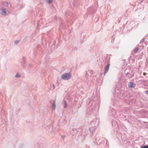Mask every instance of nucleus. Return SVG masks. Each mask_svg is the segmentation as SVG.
Returning <instances> with one entry per match:
<instances>
[{
	"label": "nucleus",
	"instance_id": "obj_16",
	"mask_svg": "<svg viewBox=\"0 0 148 148\" xmlns=\"http://www.w3.org/2000/svg\"><path fill=\"white\" fill-rule=\"evenodd\" d=\"M53 89H54L55 88V86L54 84H53Z\"/></svg>",
	"mask_w": 148,
	"mask_h": 148
},
{
	"label": "nucleus",
	"instance_id": "obj_11",
	"mask_svg": "<svg viewBox=\"0 0 148 148\" xmlns=\"http://www.w3.org/2000/svg\"><path fill=\"white\" fill-rule=\"evenodd\" d=\"M46 1L49 3H51L53 2L52 0H46Z\"/></svg>",
	"mask_w": 148,
	"mask_h": 148
},
{
	"label": "nucleus",
	"instance_id": "obj_1",
	"mask_svg": "<svg viewBox=\"0 0 148 148\" xmlns=\"http://www.w3.org/2000/svg\"><path fill=\"white\" fill-rule=\"evenodd\" d=\"M9 13L8 10L6 9L1 7L0 8V14L2 15H5L7 13Z\"/></svg>",
	"mask_w": 148,
	"mask_h": 148
},
{
	"label": "nucleus",
	"instance_id": "obj_21",
	"mask_svg": "<svg viewBox=\"0 0 148 148\" xmlns=\"http://www.w3.org/2000/svg\"><path fill=\"white\" fill-rule=\"evenodd\" d=\"M132 77V76H131V77H129V78H131V77Z\"/></svg>",
	"mask_w": 148,
	"mask_h": 148
},
{
	"label": "nucleus",
	"instance_id": "obj_2",
	"mask_svg": "<svg viewBox=\"0 0 148 148\" xmlns=\"http://www.w3.org/2000/svg\"><path fill=\"white\" fill-rule=\"evenodd\" d=\"M70 78L71 75L68 73H65L62 76V78L64 80H68Z\"/></svg>",
	"mask_w": 148,
	"mask_h": 148
},
{
	"label": "nucleus",
	"instance_id": "obj_6",
	"mask_svg": "<svg viewBox=\"0 0 148 148\" xmlns=\"http://www.w3.org/2000/svg\"><path fill=\"white\" fill-rule=\"evenodd\" d=\"M56 101L54 100L53 101V104L52 105V108L53 110H55L56 108Z\"/></svg>",
	"mask_w": 148,
	"mask_h": 148
},
{
	"label": "nucleus",
	"instance_id": "obj_18",
	"mask_svg": "<svg viewBox=\"0 0 148 148\" xmlns=\"http://www.w3.org/2000/svg\"><path fill=\"white\" fill-rule=\"evenodd\" d=\"M23 62H25V61H24V57H23Z\"/></svg>",
	"mask_w": 148,
	"mask_h": 148
},
{
	"label": "nucleus",
	"instance_id": "obj_14",
	"mask_svg": "<svg viewBox=\"0 0 148 148\" xmlns=\"http://www.w3.org/2000/svg\"><path fill=\"white\" fill-rule=\"evenodd\" d=\"M76 131V134H77V132H78V131H77V130H76V129H74L73 130H72V132H73V131Z\"/></svg>",
	"mask_w": 148,
	"mask_h": 148
},
{
	"label": "nucleus",
	"instance_id": "obj_20",
	"mask_svg": "<svg viewBox=\"0 0 148 148\" xmlns=\"http://www.w3.org/2000/svg\"><path fill=\"white\" fill-rule=\"evenodd\" d=\"M143 75H146V73H144Z\"/></svg>",
	"mask_w": 148,
	"mask_h": 148
},
{
	"label": "nucleus",
	"instance_id": "obj_8",
	"mask_svg": "<svg viewBox=\"0 0 148 148\" xmlns=\"http://www.w3.org/2000/svg\"><path fill=\"white\" fill-rule=\"evenodd\" d=\"M64 108H66L67 106V103L66 101L64 100Z\"/></svg>",
	"mask_w": 148,
	"mask_h": 148
},
{
	"label": "nucleus",
	"instance_id": "obj_19",
	"mask_svg": "<svg viewBox=\"0 0 148 148\" xmlns=\"http://www.w3.org/2000/svg\"><path fill=\"white\" fill-rule=\"evenodd\" d=\"M130 74V73H126V74H126L127 75H128V74Z\"/></svg>",
	"mask_w": 148,
	"mask_h": 148
},
{
	"label": "nucleus",
	"instance_id": "obj_15",
	"mask_svg": "<svg viewBox=\"0 0 148 148\" xmlns=\"http://www.w3.org/2000/svg\"><path fill=\"white\" fill-rule=\"evenodd\" d=\"M145 93L148 94V90H146L145 91Z\"/></svg>",
	"mask_w": 148,
	"mask_h": 148
},
{
	"label": "nucleus",
	"instance_id": "obj_17",
	"mask_svg": "<svg viewBox=\"0 0 148 148\" xmlns=\"http://www.w3.org/2000/svg\"><path fill=\"white\" fill-rule=\"evenodd\" d=\"M62 138H64L65 137V136H64V135H62Z\"/></svg>",
	"mask_w": 148,
	"mask_h": 148
},
{
	"label": "nucleus",
	"instance_id": "obj_13",
	"mask_svg": "<svg viewBox=\"0 0 148 148\" xmlns=\"http://www.w3.org/2000/svg\"><path fill=\"white\" fill-rule=\"evenodd\" d=\"M19 42L18 40H16L14 41V43L16 44H17Z\"/></svg>",
	"mask_w": 148,
	"mask_h": 148
},
{
	"label": "nucleus",
	"instance_id": "obj_3",
	"mask_svg": "<svg viewBox=\"0 0 148 148\" xmlns=\"http://www.w3.org/2000/svg\"><path fill=\"white\" fill-rule=\"evenodd\" d=\"M110 65V64L108 63L107 64V66L106 67L105 69V71L104 72V75H105L106 74V73L108 71Z\"/></svg>",
	"mask_w": 148,
	"mask_h": 148
},
{
	"label": "nucleus",
	"instance_id": "obj_9",
	"mask_svg": "<svg viewBox=\"0 0 148 148\" xmlns=\"http://www.w3.org/2000/svg\"><path fill=\"white\" fill-rule=\"evenodd\" d=\"M145 39V38H144L143 39H142L140 41V44H142L143 42H144Z\"/></svg>",
	"mask_w": 148,
	"mask_h": 148
},
{
	"label": "nucleus",
	"instance_id": "obj_12",
	"mask_svg": "<svg viewBox=\"0 0 148 148\" xmlns=\"http://www.w3.org/2000/svg\"><path fill=\"white\" fill-rule=\"evenodd\" d=\"M20 76L19 75V74L18 73H17L15 75V77L16 78H18L20 77Z\"/></svg>",
	"mask_w": 148,
	"mask_h": 148
},
{
	"label": "nucleus",
	"instance_id": "obj_7",
	"mask_svg": "<svg viewBox=\"0 0 148 148\" xmlns=\"http://www.w3.org/2000/svg\"><path fill=\"white\" fill-rule=\"evenodd\" d=\"M139 48L138 47H136L135 49H134V50L133 51V52H132V53H134V54H135V53H136L138 51V50L139 49Z\"/></svg>",
	"mask_w": 148,
	"mask_h": 148
},
{
	"label": "nucleus",
	"instance_id": "obj_10",
	"mask_svg": "<svg viewBox=\"0 0 148 148\" xmlns=\"http://www.w3.org/2000/svg\"><path fill=\"white\" fill-rule=\"evenodd\" d=\"M141 148H148V145L141 146Z\"/></svg>",
	"mask_w": 148,
	"mask_h": 148
},
{
	"label": "nucleus",
	"instance_id": "obj_5",
	"mask_svg": "<svg viewBox=\"0 0 148 148\" xmlns=\"http://www.w3.org/2000/svg\"><path fill=\"white\" fill-rule=\"evenodd\" d=\"M3 4L5 6H7L8 8H10L11 7L10 3L6 2H4Z\"/></svg>",
	"mask_w": 148,
	"mask_h": 148
},
{
	"label": "nucleus",
	"instance_id": "obj_4",
	"mask_svg": "<svg viewBox=\"0 0 148 148\" xmlns=\"http://www.w3.org/2000/svg\"><path fill=\"white\" fill-rule=\"evenodd\" d=\"M135 86V84L132 82H130L128 84V87L130 88H134Z\"/></svg>",
	"mask_w": 148,
	"mask_h": 148
}]
</instances>
